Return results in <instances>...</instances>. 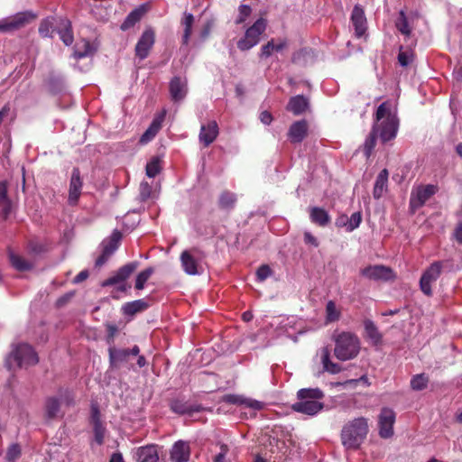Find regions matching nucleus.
Returning a JSON list of instances; mask_svg holds the SVG:
<instances>
[{"label":"nucleus","instance_id":"48","mask_svg":"<svg viewBox=\"0 0 462 462\" xmlns=\"http://www.w3.org/2000/svg\"><path fill=\"white\" fill-rule=\"evenodd\" d=\"M162 171L161 160L158 157H152L146 164L145 171L149 178H154Z\"/></svg>","mask_w":462,"mask_h":462},{"label":"nucleus","instance_id":"52","mask_svg":"<svg viewBox=\"0 0 462 462\" xmlns=\"http://www.w3.org/2000/svg\"><path fill=\"white\" fill-rule=\"evenodd\" d=\"M22 454V449L19 444L13 443L9 446L6 451L5 458L8 462H15Z\"/></svg>","mask_w":462,"mask_h":462},{"label":"nucleus","instance_id":"24","mask_svg":"<svg viewBox=\"0 0 462 462\" xmlns=\"http://www.w3.org/2000/svg\"><path fill=\"white\" fill-rule=\"evenodd\" d=\"M166 116V110H162V112L155 115L153 117L152 123L150 124L149 127L146 129V131L141 135L139 142L142 144H145L149 142H151L156 134L159 133L162 126V123Z\"/></svg>","mask_w":462,"mask_h":462},{"label":"nucleus","instance_id":"27","mask_svg":"<svg viewBox=\"0 0 462 462\" xmlns=\"http://www.w3.org/2000/svg\"><path fill=\"white\" fill-rule=\"evenodd\" d=\"M324 407V404L319 401L304 400L299 401L292 404V410L296 412L314 416L318 414Z\"/></svg>","mask_w":462,"mask_h":462},{"label":"nucleus","instance_id":"30","mask_svg":"<svg viewBox=\"0 0 462 462\" xmlns=\"http://www.w3.org/2000/svg\"><path fill=\"white\" fill-rule=\"evenodd\" d=\"M56 31L60 35V40L67 46H69L74 42L71 22L67 18H59Z\"/></svg>","mask_w":462,"mask_h":462},{"label":"nucleus","instance_id":"7","mask_svg":"<svg viewBox=\"0 0 462 462\" xmlns=\"http://www.w3.org/2000/svg\"><path fill=\"white\" fill-rule=\"evenodd\" d=\"M267 21L263 18L257 19L245 32L243 38L237 42V48L240 51H248L257 45L261 35L265 32Z\"/></svg>","mask_w":462,"mask_h":462},{"label":"nucleus","instance_id":"12","mask_svg":"<svg viewBox=\"0 0 462 462\" xmlns=\"http://www.w3.org/2000/svg\"><path fill=\"white\" fill-rule=\"evenodd\" d=\"M203 255L198 248L185 250L180 254V263L184 272L189 275H196L199 273V262Z\"/></svg>","mask_w":462,"mask_h":462},{"label":"nucleus","instance_id":"10","mask_svg":"<svg viewBox=\"0 0 462 462\" xmlns=\"http://www.w3.org/2000/svg\"><path fill=\"white\" fill-rule=\"evenodd\" d=\"M122 239V234L115 229L111 236L101 243L102 253L95 262L96 267L103 266L110 256L116 251Z\"/></svg>","mask_w":462,"mask_h":462},{"label":"nucleus","instance_id":"29","mask_svg":"<svg viewBox=\"0 0 462 462\" xmlns=\"http://www.w3.org/2000/svg\"><path fill=\"white\" fill-rule=\"evenodd\" d=\"M61 401L59 397L49 396L44 402V419L47 421L56 420L60 417Z\"/></svg>","mask_w":462,"mask_h":462},{"label":"nucleus","instance_id":"4","mask_svg":"<svg viewBox=\"0 0 462 462\" xmlns=\"http://www.w3.org/2000/svg\"><path fill=\"white\" fill-rule=\"evenodd\" d=\"M38 362V355L32 346L26 343H19L12 345V350L5 358V365L11 371L14 367L22 368L34 365Z\"/></svg>","mask_w":462,"mask_h":462},{"label":"nucleus","instance_id":"25","mask_svg":"<svg viewBox=\"0 0 462 462\" xmlns=\"http://www.w3.org/2000/svg\"><path fill=\"white\" fill-rule=\"evenodd\" d=\"M351 22L355 28L356 36L357 38L364 36L367 30V21L364 9L358 5H355L353 8Z\"/></svg>","mask_w":462,"mask_h":462},{"label":"nucleus","instance_id":"5","mask_svg":"<svg viewBox=\"0 0 462 462\" xmlns=\"http://www.w3.org/2000/svg\"><path fill=\"white\" fill-rule=\"evenodd\" d=\"M140 354V347L134 345L132 348H119L115 346L108 347L109 366L111 369H120L124 366L128 370L134 369V365L129 363L131 356Z\"/></svg>","mask_w":462,"mask_h":462},{"label":"nucleus","instance_id":"8","mask_svg":"<svg viewBox=\"0 0 462 462\" xmlns=\"http://www.w3.org/2000/svg\"><path fill=\"white\" fill-rule=\"evenodd\" d=\"M438 191L436 185L428 184L420 185L413 189L410 197V209L414 213L417 209L420 208L424 204Z\"/></svg>","mask_w":462,"mask_h":462},{"label":"nucleus","instance_id":"55","mask_svg":"<svg viewBox=\"0 0 462 462\" xmlns=\"http://www.w3.org/2000/svg\"><path fill=\"white\" fill-rule=\"evenodd\" d=\"M152 193V187L147 181H142L139 187V196L138 199L140 201L144 202L150 197Z\"/></svg>","mask_w":462,"mask_h":462},{"label":"nucleus","instance_id":"46","mask_svg":"<svg viewBox=\"0 0 462 462\" xmlns=\"http://www.w3.org/2000/svg\"><path fill=\"white\" fill-rule=\"evenodd\" d=\"M341 312L337 310L336 303L329 300L326 305V321L328 323L337 321L340 319Z\"/></svg>","mask_w":462,"mask_h":462},{"label":"nucleus","instance_id":"1","mask_svg":"<svg viewBox=\"0 0 462 462\" xmlns=\"http://www.w3.org/2000/svg\"><path fill=\"white\" fill-rule=\"evenodd\" d=\"M332 340L335 343L334 356L340 361L355 359L360 353L361 341L353 332L335 331Z\"/></svg>","mask_w":462,"mask_h":462},{"label":"nucleus","instance_id":"40","mask_svg":"<svg viewBox=\"0 0 462 462\" xmlns=\"http://www.w3.org/2000/svg\"><path fill=\"white\" fill-rule=\"evenodd\" d=\"M237 201V197L236 193L231 192L229 190H224L221 192L218 199V207L222 210H226L227 212L231 211L235 208Z\"/></svg>","mask_w":462,"mask_h":462},{"label":"nucleus","instance_id":"63","mask_svg":"<svg viewBox=\"0 0 462 462\" xmlns=\"http://www.w3.org/2000/svg\"><path fill=\"white\" fill-rule=\"evenodd\" d=\"M347 222H348V217L346 215L343 214L337 217V219L335 221V225L337 227H345L346 231H347V226H348Z\"/></svg>","mask_w":462,"mask_h":462},{"label":"nucleus","instance_id":"36","mask_svg":"<svg viewBox=\"0 0 462 462\" xmlns=\"http://www.w3.org/2000/svg\"><path fill=\"white\" fill-rule=\"evenodd\" d=\"M149 308L148 302L144 300H135L134 301L126 302L122 306V313L125 316H134L136 313L142 312Z\"/></svg>","mask_w":462,"mask_h":462},{"label":"nucleus","instance_id":"21","mask_svg":"<svg viewBox=\"0 0 462 462\" xmlns=\"http://www.w3.org/2000/svg\"><path fill=\"white\" fill-rule=\"evenodd\" d=\"M219 134L218 125L215 120L209 121L207 125H201L199 134L200 143L208 147L215 142Z\"/></svg>","mask_w":462,"mask_h":462},{"label":"nucleus","instance_id":"2","mask_svg":"<svg viewBox=\"0 0 462 462\" xmlns=\"http://www.w3.org/2000/svg\"><path fill=\"white\" fill-rule=\"evenodd\" d=\"M369 431L368 420L358 417L347 421L341 430V442L346 449H358Z\"/></svg>","mask_w":462,"mask_h":462},{"label":"nucleus","instance_id":"23","mask_svg":"<svg viewBox=\"0 0 462 462\" xmlns=\"http://www.w3.org/2000/svg\"><path fill=\"white\" fill-rule=\"evenodd\" d=\"M166 116V110H162V112L155 115L153 117L152 123L150 124L149 127L146 129V131L141 135L139 142L142 144H145L149 142H151L156 134L159 133L162 126V123Z\"/></svg>","mask_w":462,"mask_h":462},{"label":"nucleus","instance_id":"6","mask_svg":"<svg viewBox=\"0 0 462 462\" xmlns=\"http://www.w3.org/2000/svg\"><path fill=\"white\" fill-rule=\"evenodd\" d=\"M36 18L32 11L18 12L0 19V33H12L24 28Z\"/></svg>","mask_w":462,"mask_h":462},{"label":"nucleus","instance_id":"56","mask_svg":"<svg viewBox=\"0 0 462 462\" xmlns=\"http://www.w3.org/2000/svg\"><path fill=\"white\" fill-rule=\"evenodd\" d=\"M106 343L109 345V346H115L114 345L115 336L118 331L117 327L115 324L107 323L106 325Z\"/></svg>","mask_w":462,"mask_h":462},{"label":"nucleus","instance_id":"9","mask_svg":"<svg viewBox=\"0 0 462 462\" xmlns=\"http://www.w3.org/2000/svg\"><path fill=\"white\" fill-rule=\"evenodd\" d=\"M442 267L441 261H435L423 272L420 279V288L426 296H432L431 284L440 276Z\"/></svg>","mask_w":462,"mask_h":462},{"label":"nucleus","instance_id":"14","mask_svg":"<svg viewBox=\"0 0 462 462\" xmlns=\"http://www.w3.org/2000/svg\"><path fill=\"white\" fill-rule=\"evenodd\" d=\"M90 423L93 427L94 440L101 446L104 444L106 428L101 420V413L97 405L93 404L90 411Z\"/></svg>","mask_w":462,"mask_h":462},{"label":"nucleus","instance_id":"37","mask_svg":"<svg viewBox=\"0 0 462 462\" xmlns=\"http://www.w3.org/2000/svg\"><path fill=\"white\" fill-rule=\"evenodd\" d=\"M321 363L323 370L332 374H336L341 372L342 367L339 364L334 363L330 360V351L326 346L321 349Z\"/></svg>","mask_w":462,"mask_h":462},{"label":"nucleus","instance_id":"64","mask_svg":"<svg viewBox=\"0 0 462 462\" xmlns=\"http://www.w3.org/2000/svg\"><path fill=\"white\" fill-rule=\"evenodd\" d=\"M304 242H305V244L311 245L314 247H318L319 246L318 239L310 232H305L304 233Z\"/></svg>","mask_w":462,"mask_h":462},{"label":"nucleus","instance_id":"47","mask_svg":"<svg viewBox=\"0 0 462 462\" xmlns=\"http://www.w3.org/2000/svg\"><path fill=\"white\" fill-rule=\"evenodd\" d=\"M154 273V268L148 267L139 273L135 279L134 288L136 290H143L144 288L145 282L150 279V277Z\"/></svg>","mask_w":462,"mask_h":462},{"label":"nucleus","instance_id":"51","mask_svg":"<svg viewBox=\"0 0 462 462\" xmlns=\"http://www.w3.org/2000/svg\"><path fill=\"white\" fill-rule=\"evenodd\" d=\"M414 60V53L411 50L407 49L403 50V47L402 46L400 48V51L398 54V62L402 67H407L410 65Z\"/></svg>","mask_w":462,"mask_h":462},{"label":"nucleus","instance_id":"33","mask_svg":"<svg viewBox=\"0 0 462 462\" xmlns=\"http://www.w3.org/2000/svg\"><path fill=\"white\" fill-rule=\"evenodd\" d=\"M309 106V100L302 95L292 97L288 105L287 110L291 111L295 116L303 114Z\"/></svg>","mask_w":462,"mask_h":462},{"label":"nucleus","instance_id":"61","mask_svg":"<svg viewBox=\"0 0 462 462\" xmlns=\"http://www.w3.org/2000/svg\"><path fill=\"white\" fill-rule=\"evenodd\" d=\"M224 401L231 404L244 405L245 397L236 394H227L224 397Z\"/></svg>","mask_w":462,"mask_h":462},{"label":"nucleus","instance_id":"15","mask_svg":"<svg viewBox=\"0 0 462 462\" xmlns=\"http://www.w3.org/2000/svg\"><path fill=\"white\" fill-rule=\"evenodd\" d=\"M139 262L133 261L121 266L112 276L102 282V287L113 286L117 282H126V280L137 270Z\"/></svg>","mask_w":462,"mask_h":462},{"label":"nucleus","instance_id":"53","mask_svg":"<svg viewBox=\"0 0 462 462\" xmlns=\"http://www.w3.org/2000/svg\"><path fill=\"white\" fill-rule=\"evenodd\" d=\"M252 14V8L251 6L247 5H240L238 6V15L235 20L236 24H242L244 23L246 19L251 15Z\"/></svg>","mask_w":462,"mask_h":462},{"label":"nucleus","instance_id":"60","mask_svg":"<svg viewBox=\"0 0 462 462\" xmlns=\"http://www.w3.org/2000/svg\"><path fill=\"white\" fill-rule=\"evenodd\" d=\"M244 406L254 411H260L263 408V402L254 399L245 398Z\"/></svg>","mask_w":462,"mask_h":462},{"label":"nucleus","instance_id":"31","mask_svg":"<svg viewBox=\"0 0 462 462\" xmlns=\"http://www.w3.org/2000/svg\"><path fill=\"white\" fill-rule=\"evenodd\" d=\"M48 91L51 95L61 94L65 90L64 78L61 75L51 72L45 81Z\"/></svg>","mask_w":462,"mask_h":462},{"label":"nucleus","instance_id":"59","mask_svg":"<svg viewBox=\"0 0 462 462\" xmlns=\"http://www.w3.org/2000/svg\"><path fill=\"white\" fill-rule=\"evenodd\" d=\"M273 51V39H272L266 44L262 46L259 57L261 59H267L272 56Z\"/></svg>","mask_w":462,"mask_h":462},{"label":"nucleus","instance_id":"20","mask_svg":"<svg viewBox=\"0 0 462 462\" xmlns=\"http://www.w3.org/2000/svg\"><path fill=\"white\" fill-rule=\"evenodd\" d=\"M169 92L173 102L182 101L188 93L187 79L180 77H173L169 84Z\"/></svg>","mask_w":462,"mask_h":462},{"label":"nucleus","instance_id":"3","mask_svg":"<svg viewBox=\"0 0 462 462\" xmlns=\"http://www.w3.org/2000/svg\"><path fill=\"white\" fill-rule=\"evenodd\" d=\"M377 125L378 134L383 143L391 141L396 137L399 120L392 113L391 105L388 102H383L376 110L375 123Z\"/></svg>","mask_w":462,"mask_h":462},{"label":"nucleus","instance_id":"13","mask_svg":"<svg viewBox=\"0 0 462 462\" xmlns=\"http://www.w3.org/2000/svg\"><path fill=\"white\" fill-rule=\"evenodd\" d=\"M154 42L155 32L152 28H147L143 31L135 45V56L141 60L146 59L149 56L150 51Z\"/></svg>","mask_w":462,"mask_h":462},{"label":"nucleus","instance_id":"38","mask_svg":"<svg viewBox=\"0 0 462 462\" xmlns=\"http://www.w3.org/2000/svg\"><path fill=\"white\" fill-rule=\"evenodd\" d=\"M194 15L190 13L184 12L183 17L181 18L180 24L183 27V35L181 39V43L183 45H188L191 33H192V26L194 24Z\"/></svg>","mask_w":462,"mask_h":462},{"label":"nucleus","instance_id":"58","mask_svg":"<svg viewBox=\"0 0 462 462\" xmlns=\"http://www.w3.org/2000/svg\"><path fill=\"white\" fill-rule=\"evenodd\" d=\"M273 273L272 269L267 264L261 265L256 272L257 280L263 282Z\"/></svg>","mask_w":462,"mask_h":462},{"label":"nucleus","instance_id":"41","mask_svg":"<svg viewBox=\"0 0 462 462\" xmlns=\"http://www.w3.org/2000/svg\"><path fill=\"white\" fill-rule=\"evenodd\" d=\"M9 260L12 266L20 272L29 271L33 267L32 263L13 252H9Z\"/></svg>","mask_w":462,"mask_h":462},{"label":"nucleus","instance_id":"18","mask_svg":"<svg viewBox=\"0 0 462 462\" xmlns=\"http://www.w3.org/2000/svg\"><path fill=\"white\" fill-rule=\"evenodd\" d=\"M82 186L83 181L80 176V171L79 168H73L69 181L68 197V203L70 206H75L78 204V201L81 194Z\"/></svg>","mask_w":462,"mask_h":462},{"label":"nucleus","instance_id":"32","mask_svg":"<svg viewBox=\"0 0 462 462\" xmlns=\"http://www.w3.org/2000/svg\"><path fill=\"white\" fill-rule=\"evenodd\" d=\"M310 218L313 224L323 227L327 226L331 221L328 212L319 207L310 208Z\"/></svg>","mask_w":462,"mask_h":462},{"label":"nucleus","instance_id":"50","mask_svg":"<svg viewBox=\"0 0 462 462\" xmlns=\"http://www.w3.org/2000/svg\"><path fill=\"white\" fill-rule=\"evenodd\" d=\"M395 26L401 33L406 36H409L411 34V27L409 25L407 17L403 11L400 12L399 16L395 22Z\"/></svg>","mask_w":462,"mask_h":462},{"label":"nucleus","instance_id":"62","mask_svg":"<svg viewBox=\"0 0 462 462\" xmlns=\"http://www.w3.org/2000/svg\"><path fill=\"white\" fill-rule=\"evenodd\" d=\"M3 208L1 210V216L5 220L8 218L11 210H12V203L11 200L8 199L6 201L2 203Z\"/></svg>","mask_w":462,"mask_h":462},{"label":"nucleus","instance_id":"54","mask_svg":"<svg viewBox=\"0 0 462 462\" xmlns=\"http://www.w3.org/2000/svg\"><path fill=\"white\" fill-rule=\"evenodd\" d=\"M362 222V213L360 211L355 212L348 217L347 232H352L356 229Z\"/></svg>","mask_w":462,"mask_h":462},{"label":"nucleus","instance_id":"28","mask_svg":"<svg viewBox=\"0 0 462 462\" xmlns=\"http://www.w3.org/2000/svg\"><path fill=\"white\" fill-rule=\"evenodd\" d=\"M308 134V123L306 120L294 122L289 128L288 137L292 143H301Z\"/></svg>","mask_w":462,"mask_h":462},{"label":"nucleus","instance_id":"49","mask_svg":"<svg viewBox=\"0 0 462 462\" xmlns=\"http://www.w3.org/2000/svg\"><path fill=\"white\" fill-rule=\"evenodd\" d=\"M54 18H47L42 21L39 26V33L42 37H52V32L56 30L54 29Z\"/></svg>","mask_w":462,"mask_h":462},{"label":"nucleus","instance_id":"26","mask_svg":"<svg viewBox=\"0 0 462 462\" xmlns=\"http://www.w3.org/2000/svg\"><path fill=\"white\" fill-rule=\"evenodd\" d=\"M170 457L172 462H188L190 457V445L185 440L176 441L170 451Z\"/></svg>","mask_w":462,"mask_h":462},{"label":"nucleus","instance_id":"34","mask_svg":"<svg viewBox=\"0 0 462 462\" xmlns=\"http://www.w3.org/2000/svg\"><path fill=\"white\" fill-rule=\"evenodd\" d=\"M388 176L389 173L386 169L382 170L377 175L373 189V196L375 199H381L384 191H386Z\"/></svg>","mask_w":462,"mask_h":462},{"label":"nucleus","instance_id":"11","mask_svg":"<svg viewBox=\"0 0 462 462\" xmlns=\"http://www.w3.org/2000/svg\"><path fill=\"white\" fill-rule=\"evenodd\" d=\"M360 274L374 282H388L395 278L393 269L383 264L368 265L362 268Z\"/></svg>","mask_w":462,"mask_h":462},{"label":"nucleus","instance_id":"39","mask_svg":"<svg viewBox=\"0 0 462 462\" xmlns=\"http://www.w3.org/2000/svg\"><path fill=\"white\" fill-rule=\"evenodd\" d=\"M145 13V8L143 6H140L138 8L134 9L132 12L128 14L125 17V21L120 25L122 31H126L135 25Z\"/></svg>","mask_w":462,"mask_h":462},{"label":"nucleus","instance_id":"43","mask_svg":"<svg viewBox=\"0 0 462 462\" xmlns=\"http://www.w3.org/2000/svg\"><path fill=\"white\" fill-rule=\"evenodd\" d=\"M95 50L90 45L89 42L83 40L80 42H78L74 47L73 57L76 60H79L85 57H88L93 55Z\"/></svg>","mask_w":462,"mask_h":462},{"label":"nucleus","instance_id":"35","mask_svg":"<svg viewBox=\"0 0 462 462\" xmlns=\"http://www.w3.org/2000/svg\"><path fill=\"white\" fill-rule=\"evenodd\" d=\"M365 337L372 342L374 346H378L382 343L383 335L378 330L374 322L371 319L364 321Z\"/></svg>","mask_w":462,"mask_h":462},{"label":"nucleus","instance_id":"22","mask_svg":"<svg viewBox=\"0 0 462 462\" xmlns=\"http://www.w3.org/2000/svg\"><path fill=\"white\" fill-rule=\"evenodd\" d=\"M166 116V110H162V112L155 115L153 117L152 123L150 124L149 127L146 129V131L141 135L139 142L142 144H145L149 142H151L156 134L159 133L162 126V123Z\"/></svg>","mask_w":462,"mask_h":462},{"label":"nucleus","instance_id":"16","mask_svg":"<svg viewBox=\"0 0 462 462\" xmlns=\"http://www.w3.org/2000/svg\"><path fill=\"white\" fill-rule=\"evenodd\" d=\"M395 413L392 409L383 408L379 415V435L381 438L388 439L393 435V424Z\"/></svg>","mask_w":462,"mask_h":462},{"label":"nucleus","instance_id":"42","mask_svg":"<svg viewBox=\"0 0 462 462\" xmlns=\"http://www.w3.org/2000/svg\"><path fill=\"white\" fill-rule=\"evenodd\" d=\"M297 397L300 401L323 399L324 393L319 388H302L297 392Z\"/></svg>","mask_w":462,"mask_h":462},{"label":"nucleus","instance_id":"44","mask_svg":"<svg viewBox=\"0 0 462 462\" xmlns=\"http://www.w3.org/2000/svg\"><path fill=\"white\" fill-rule=\"evenodd\" d=\"M377 134H378L377 125L374 124L369 135L366 137V139L364 143L363 151H364V153L366 158L370 157V155L372 154V152L376 143Z\"/></svg>","mask_w":462,"mask_h":462},{"label":"nucleus","instance_id":"19","mask_svg":"<svg viewBox=\"0 0 462 462\" xmlns=\"http://www.w3.org/2000/svg\"><path fill=\"white\" fill-rule=\"evenodd\" d=\"M136 462H159L158 446L149 444L136 448L133 451Z\"/></svg>","mask_w":462,"mask_h":462},{"label":"nucleus","instance_id":"45","mask_svg":"<svg viewBox=\"0 0 462 462\" xmlns=\"http://www.w3.org/2000/svg\"><path fill=\"white\" fill-rule=\"evenodd\" d=\"M429 377L425 374H415L411 379V387L414 391H422L427 388Z\"/></svg>","mask_w":462,"mask_h":462},{"label":"nucleus","instance_id":"57","mask_svg":"<svg viewBox=\"0 0 462 462\" xmlns=\"http://www.w3.org/2000/svg\"><path fill=\"white\" fill-rule=\"evenodd\" d=\"M214 23H214L213 19H208L203 24V26L200 30V32H199V37H200L201 41H205L209 36L211 30L214 26Z\"/></svg>","mask_w":462,"mask_h":462},{"label":"nucleus","instance_id":"17","mask_svg":"<svg viewBox=\"0 0 462 462\" xmlns=\"http://www.w3.org/2000/svg\"><path fill=\"white\" fill-rule=\"evenodd\" d=\"M169 406L172 412L179 415L191 416L193 413L200 412L205 410L201 404L190 403L181 398L171 400Z\"/></svg>","mask_w":462,"mask_h":462}]
</instances>
